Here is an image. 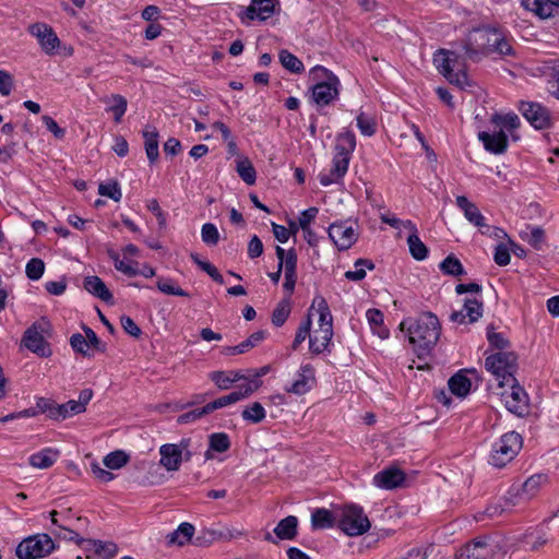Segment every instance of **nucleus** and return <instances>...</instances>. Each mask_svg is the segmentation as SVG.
I'll return each mask as SVG.
<instances>
[{
    "label": "nucleus",
    "instance_id": "obj_1",
    "mask_svg": "<svg viewBox=\"0 0 559 559\" xmlns=\"http://www.w3.org/2000/svg\"><path fill=\"white\" fill-rule=\"evenodd\" d=\"M400 330L406 332L408 342L413 345L419 358L431 352L440 336L439 320L431 312H425L416 320L402 321Z\"/></svg>",
    "mask_w": 559,
    "mask_h": 559
},
{
    "label": "nucleus",
    "instance_id": "obj_2",
    "mask_svg": "<svg viewBox=\"0 0 559 559\" xmlns=\"http://www.w3.org/2000/svg\"><path fill=\"white\" fill-rule=\"evenodd\" d=\"M521 120L513 111H500L491 115V154H502L509 142L520 140Z\"/></svg>",
    "mask_w": 559,
    "mask_h": 559
},
{
    "label": "nucleus",
    "instance_id": "obj_3",
    "mask_svg": "<svg viewBox=\"0 0 559 559\" xmlns=\"http://www.w3.org/2000/svg\"><path fill=\"white\" fill-rule=\"evenodd\" d=\"M356 147L355 134L350 131L342 132L336 138L335 154L332 160V168L330 173H322L319 175L320 183L328 187L337 183L342 180L348 170L352 154Z\"/></svg>",
    "mask_w": 559,
    "mask_h": 559
},
{
    "label": "nucleus",
    "instance_id": "obj_4",
    "mask_svg": "<svg viewBox=\"0 0 559 559\" xmlns=\"http://www.w3.org/2000/svg\"><path fill=\"white\" fill-rule=\"evenodd\" d=\"M317 309L319 313L318 326L313 330L309 341V349L313 354H321L328 349L333 336V318L326 300L322 296L314 297L309 309Z\"/></svg>",
    "mask_w": 559,
    "mask_h": 559
},
{
    "label": "nucleus",
    "instance_id": "obj_5",
    "mask_svg": "<svg viewBox=\"0 0 559 559\" xmlns=\"http://www.w3.org/2000/svg\"><path fill=\"white\" fill-rule=\"evenodd\" d=\"M437 70L451 83L460 88L468 85L463 59L455 51L439 49L433 55Z\"/></svg>",
    "mask_w": 559,
    "mask_h": 559
},
{
    "label": "nucleus",
    "instance_id": "obj_6",
    "mask_svg": "<svg viewBox=\"0 0 559 559\" xmlns=\"http://www.w3.org/2000/svg\"><path fill=\"white\" fill-rule=\"evenodd\" d=\"M337 526L347 536H360L369 531L371 524L361 507L347 504L337 508Z\"/></svg>",
    "mask_w": 559,
    "mask_h": 559
},
{
    "label": "nucleus",
    "instance_id": "obj_7",
    "mask_svg": "<svg viewBox=\"0 0 559 559\" xmlns=\"http://www.w3.org/2000/svg\"><path fill=\"white\" fill-rule=\"evenodd\" d=\"M522 448V438L515 431L504 433L495 443L491 452V467L501 469L511 463Z\"/></svg>",
    "mask_w": 559,
    "mask_h": 559
},
{
    "label": "nucleus",
    "instance_id": "obj_8",
    "mask_svg": "<svg viewBox=\"0 0 559 559\" xmlns=\"http://www.w3.org/2000/svg\"><path fill=\"white\" fill-rule=\"evenodd\" d=\"M317 78L326 79L325 82L316 84L312 88V98L319 106H326L338 95V79L325 68L317 66L312 69Z\"/></svg>",
    "mask_w": 559,
    "mask_h": 559
},
{
    "label": "nucleus",
    "instance_id": "obj_9",
    "mask_svg": "<svg viewBox=\"0 0 559 559\" xmlns=\"http://www.w3.org/2000/svg\"><path fill=\"white\" fill-rule=\"evenodd\" d=\"M53 549V540L47 534H38L21 542L15 554L19 559H39L49 555Z\"/></svg>",
    "mask_w": 559,
    "mask_h": 559
},
{
    "label": "nucleus",
    "instance_id": "obj_10",
    "mask_svg": "<svg viewBox=\"0 0 559 559\" xmlns=\"http://www.w3.org/2000/svg\"><path fill=\"white\" fill-rule=\"evenodd\" d=\"M49 329V322L41 319L33 323L22 337V344L32 353L40 357H49L51 349L49 344L45 341L44 334Z\"/></svg>",
    "mask_w": 559,
    "mask_h": 559
},
{
    "label": "nucleus",
    "instance_id": "obj_11",
    "mask_svg": "<svg viewBox=\"0 0 559 559\" xmlns=\"http://www.w3.org/2000/svg\"><path fill=\"white\" fill-rule=\"evenodd\" d=\"M328 234L338 250H347L358 239L357 223L352 221L334 222L329 226Z\"/></svg>",
    "mask_w": 559,
    "mask_h": 559
},
{
    "label": "nucleus",
    "instance_id": "obj_12",
    "mask_svg": "<svg viewBox=\"0 0 559 559\" xmlns=\"http://www.w3.org/2000/svg\"><path fill=\"white\" fill-rule=\"evenodd\" d=\"M518 367V355L514 350L491 353V379L515 377Z\"/></svg>",
    "mask_w": 559,
    "mask_h": 559
},
{
    "label": "nucleus",
    "instance_id": "obj_13",
    "mask_svg": "<svg viewBox=\"0 0 559 559\" xmlns=\"http://www.w3.org/2000/svg\"><path fill=\"white\" fill-rule=\"evenodd\" d=\"M548 483V476L543 473L534 474L528 477L522 485L521 489L513 492L509 491V506H515L519 500L528 501L537 496L543 486Z\"/></svg>",
    "mask_w": 559,
    "mask_h": 559
},
{
    "label": "nucleus",
    "instance_id": "obj_14",
    "mask_svg": "<svg viewBox=\"0 0 559 559\" xmlns=\"http://www.w3.org/2000/svg\"><path fill=\"white\" fill-rule=\"evenodd\" d=\"M262 384L261 380L251 379L247 381V383H242L239 385V389L237 391H234L229 393L228 395H224L222 397H218L217 400L210 402L206 404V408L209 411V414L212 412L223 408L225 406H228L230 404L237 403L238 401H241L249 395H251L253 392H255Z\"/></svg>",
    "mask_w": 559,
    "mask_h": 559
},
{
    "label": "nucleus",
    "instance_id": "obj_15",
    "mask_svg": "<svg viewBox=\"0 0 559 559\" xmlns=\"http://www.w3.org/2000/svg\"><path fill=\"white\" fill-rule=\"evenodd\" d=\"M489 45V32L486 28L473 29L465 43L466 57L476 62L487 55V47Z\"/></svg>",
    "mask_w": 559,
    "mask_h": 559
},
{
    "label": "nucleus",
    "instance_id": "obj_16",
    "mask_svg": "<svg viewBox=\"0 0 559 559\" xmlns=\"http://www.w3.org/2000/svg\"><path fill=\"white\" fill-rule=\"evenodd\" d=\"M519 110L535 129L542 130L551 126V116L549 110L538 103L521 102Z\"/></svg>",
    "mask_w": 559,
    "mask_h": 559
},
{
    "label": "nucleus",
    "instance_id": "obj_17",
    "mask_svg": "<svg viewBox=\"0 0 559 559\" xmlns=\"http://www.w3.org/2000/svg\"><path fill=\"white\" fill-rule=\"evenodd\" d=\"M189 440H182L179 444L167 443L159 448L160 465L168 472L178 471L182 462L183 450H187Z\"/></svg>",
    "mask_w": 559,
    "mask_h": 559
},
{
    "label": "nucleus",
    "instance_id": "obj_18",
    "mask_svg": "<svg viewBox=\"0 0 559 559\" xmlns=\"http://www.w3.org/2000/svg\"><path fill=\"white\" fill-rule=\"evenodd\" d=\"M507 400H503L501 404L507 408L508 412L518 416L524 417L530 413V399L524 388L518 382L514 390L506 395Z\"/></svg>",
    "mask_w": 559,
    "mask_h": 559
},
{
    "label": "nucleus",
    "instance_id": "obj_19",
    "mask_svg": "<svg viewBox=\"0 0 559 559\" xmlns=\"http://www.w3.org/2000/svg\"><path fill=\"white\" fill-rule=\"evenodd\" d=\"M28 32L37 38L41 49L47 55L53 53L56 48L60 45V40L52 27L45 23H35L29 25Z\"/></svg>",
    "mask_w": 559,
    "mask_h": 559
},
{
    "label": "nucleus",
    "instance_id": "obj_20",
    "mask_svg": "<svg viewBox=\"0 0 559 559\" xmlns=\"http://www.w3.org/2000/svg\"><path fill=\"white\" fill-rule=\"evenodd\" d=\"M276 4H278V0H252L240 19L242 22L246 20L266 21L274 14Z\"/></svg>",
    "mask_w": 559,
    "mask_h": 559
},
{
    "label": "nucleus",
    "instance_id": "obj_21",
    "mask_svg": "<svg viewBox=\"0 0 559 559\" xmlns=\"http://www.w3.org/2000/svg\"><path fill=\"white\" fill-rule=\"evenodd\" d=\"M483 316V305L475 298H466L462 310H453L450 320L456 323H473Z\"/></svg>",
    "mask_w": 559,
    "mask_h": 559
},
{
    "label": "nucleus",
    "instance_id": "obj_22",
    "mask_svg": "<svg viewBox=\"0 0 559 559\" xmlns=\"http://www.w3.org/2000/svg\"><path fill=\"white\" fill-rule=\"evenodd\" d=\"M405 481V474L399 467H388L373 476V485L391 490L401 487Z\"/></svg>",
    "mask_w": 559,
    "mask_h": 559
},
{
    "label": "nucleus",
    "instance_id": "obj_23",
    "mask_svg": "<svg viewBox=\"0 0 559 559\" xmlns=\"http://www.w3.org/2000/svg\"><path fill=\"white\" fill-rule=\"evenodd\" d=\"M489 545L486 537L475 538L472 543L462 547L455 555V559H488Z\"/></svg>",
    "mask_w": 559,
    "mask_h": 559
},
{
    "label": "nucleus",
    "instance_id": "obj_24",
    "mask_svg": "<svg viewBox=\"0 0 559 559\" xmlns=\"http://www.w3.org/2000/svg\"><path fill=\"white\" fill-rule=\"evenodd\" d=\"M550 519L544 521L539 526L528 530L524 535V545L531 551H538L543 546H545L549 538L547 532V522Z\"/></svg>",
    "mask_w": 559,
    "mask_h": 559
},
{
    "label": "nucleus",
    "instance_id": "obj_25",
    "mask_svg": "<svg viewBox=\"0 0 559 559\" xmlns=\"http://www.w3.org/2000/svg\"><path fill=\"white\" fill-rule=\"evenodd\" d=\"M523 5L542 19L559 14V0H523Z\"/></svg>",
    "mask_w": 559,
    "mask_h": 559
},
{
    "label": "nucleus",
    "instance_id": "obj_26",
    "mask_svg": "<svg viewBox=\"0 0 559 559\" xmlns=\"http://www.w3.org/2000/svg\"><path fill=\"white\" fill-rule=\"evenodd\" d=\"M457 207L464 213L465 218L475 226H486V218L480 213L475 203L471 202L466 197L459 195L456 198Z\"/></svg>",
    "mask_w": 559,
    "mask_h": 559
},
{
    "label": "nucleus",
    "instance_id": "obj_27",
    "mask_svg": "<svg viewBox=\"0 0 559 559\" xmlns=\"http://www.w3.org/2000/svg\"><path fill=\"white\" fill-rule=\"evenodd\" d=\"M211 381L215 383V385L219 390H228L233 383L245 380L249 381L240 370H230V371H212L209 374Z\"/></svg>",
    "mask_w": 559,
    "mask_h": 559
},
{
    "label": "nucleus",
    "instance_id": "obj_28",
    "mask_svg": "<svg viewBox=\"0 0 559 559\" xmlns=\"http://www.w3.org/2000/svg\"><path fill=\"white\" fill-rule=\"evenodd\" d=\"M313 382L314 370L310 365H305L299 370L298 379L287 389V392L302 395L310 390Z\"/></svg>",
    "mask_w": 559,
    "mask_h": 559
},
{
    "label": "nucleus",
    "instance_id": "obj_29",
    "mask_svg": "<svg viewBox=\"0 0 559 559\" xmlns=\"http://www.w3.org/2000/svg\"><path fill=\"white\" fill-rule=\"evenodd\" d=\"M466 372L474 373L473 370H460L448 381L451 393L459 397H465L472 388V381L466 377Z\"/></svg>",
    "mask_w": 559,
    "mask_h": 559
},
{
    "label": "nucleus",
    "instance_id": "obj_30",
    "mask_svg": "<svg viewBox=\"0 0 559 559\" xmlns=\"http://www.w3.org/2000/svg\"><path fill=\"white\" fill-rule=\"evenodd\" d=\"M491 61H497L498 58L509 57L514 55V50L509 40L503 37L497 29L491 27Z\"/></svg>",
    "mask_w": 559,
    "mask_h": 559
},
{
    "label": "nucleus",
    "instance_id": "obj_31",
    "mask_svg": "<svg viewBox=\"0 0 559 559\" xmlns=\"http://www.w3.org/2000/svg\"><path fill=\"white\" fill-rule=\"evenodd\" d=\"M84 288L95 297L105 302H112V295L104 281L98 276H86L83 283Z\"/></svg>",
    "mask_w": 559,
    "mask_h": 559
},
{
    "label": "nucleus",
    "instance_id": "obj_32",
    "mask_svg": "<svg viewBox=\"0 0 559 559\" xmlns=\"http://www.w3.org/2000/svg\"><path fill=\"white\" fill-rule=\"evenodd\" d=\"M337 524V508L334 512L321 508L317 509L311 515V525L314 530L331 528Z\"/></svg>",
    "mask_w": 559,
    "mask_h": 559
},
{
    "label": "nucleus",
    "instance_id": "obj_33",
    "mask_svg": "<svg viewBox=\"0 0 559 559\" xmlns=\"http://www.w3.org/2000/svg\"><path fill=\"white\" fill-rule=\"evenodd\" d=\"M59 456V451L52 448H45L41 451L29 456L28 462L35 468H49L55 464Z\"/></svg>",
    "mask_w": 559,
    "mask_h": 559
},
{
    "label": "nucleus",
    "instance_id": "obj_34",
    "mask_svg": "<svg viewBox=\"0 0 559 559\" xmlns=\"http://www.w3.org/2000/svg\"><path fill=\"white\" fill-rule=\"evenodd\" d=\"M285 270V282L284 288L292 293L295 288L297 281V254L295 250H288L287 255L285 258V264L283 265Z\"/></svg>",
    "mask_w": 559,
    "mask_h": 559
},
{
    "label": "nucleus",
    "instance_id": "obj_35",
    "mask_svg": "<svg viewBox=\"0 0 559 559\" xmlns=\"http://www.w3.org/2000/svg\"><path fill=\"white\" fill-rule=\"evenodd\" d=\"M515 377H502L499 379H491V393L500 401L507 400L506 395H509L518 384Z\"/></svg>",
    "mask_w": 559,
    "mask_h": 559
},
{
    "label": "nucleus",
    "instance_id": "obj_36",
    "mask_svg": "<svg viewBox=\"0 0 559 559\" xmlns=\"http://www.w3.org/2000/svg\"><path fill=\"white\" fill-rule=\"evenodd\" d=\"M488 121V111L485 107L476 110L473 127L478 134L479 141L483 142L486 151H489V132L486 130Z\"/></svg>",
    "mask_w": 559,
    "mask_h": 559
},
{
    "label": "nucleus",
    "instance_id": "obj_37",
    "mask_svg": "<svg viewBox=\"0 0 559 559\" xmlns=\"http://www.w3.org/2000/svg\"><path fill=\"white\" fill-rule=\"evenodd\" d=\"M146 156L150 163L158 159V132L154 127H146L143 131Z\"/></svg>",
    "mask_w": 559,
    "mask_h": 559
},
{
    "label": "nucleus",
    "instance_id": "obj_38",
    "mask_svg": "<svg viewBox=\"0 0 559 559\" xmlns=\"http://www.w3.org/2000/svg\"><path fill=\"white\" fill-rule=\"evenodd\" d=\"M102 102L108 105L107 110L114 114L115 121L119 123L127 111V99L120 94H112L104 97Z\"/></svg>",
    "mask_w": 559,
    "mask_h": 559
},
{
    "label": "nucleus",
    "instance_id": "obj_39",
    "mask_svg": "<svg viewBox=\"0 0 559 559\" xmlns=\"http://www.w3.org/2000/svg\"><path fill=\"white\" fill-rule=\"evenodd\" d=\"M194 534V526L190 523H181L176 531L167 535L169 545L183 546L191 540Z\"/></svg>",
    "mask_w": 559,
    "mask_h": 559
},
{
    "label": "nucleus",
    "instance_id": "obj_40",
    "mask_svg": "<svg viewBox=\"0 0 559 559\" xmlns=\"http://www.w3.org/2000/svg\"><path fill=\"white\" fill-rule=\"evenodd\" d=\"M297 518L294 515H288L280 521V523L274 528V533L280 539H293L297 533Z\"/></svg>",
    "mask_w": 559,
    "mask_h": 559
},
{
    "label": "nucleus",
    "instance_id": "obj_41",
    "mask_svg": "<svg viewBox=\"0 0 559 559\" xmlns=\"http://www.w3.org/2000/svg\"><path fill=\"white\" fill-rule=\"evenodd\" d=\"M440 271L448 276L460 278L466 274V271L461 261L454 255H448L440 264Z\"/></svg>",
    "mask_w": 559,
    "mask_h": 559
},
{
    "label": "nucleus",
    "instance_id": "obj_42",
    "mask_svg": "<svg viewBox=\"0 0 559 559\" xmlns=\"http://www.w3.org/2000/svg\"><path fill=\"white\" fill-rule=\"evenodd\" d=\"M236 171L239 177L247 183L253 185L257 179L255 169L248 157L239 156L236 160Z\"/></svg>",
    "mask_w": 559,
    "mask_h": 559
},
{
    "label": "nucleus",
    "instance_id": "obj_43",
    "mask_svg": "<svg viewBox=\"0 0 559 559\" xmlns=\"http://www.w3.org/2000/svg\"><path fill=\"white\" fill-rule=\"evenodd\" d=\"M366 317L374 334L382 340L389 336V330L383 324V313L380 310L369 309Z\"/></svg>",
    "mask_w": 559,
    "mask_h": 559
},
{
    "label": "nucleus",
    "instance_id": "obj_44",
    "mask_svg": "<svg viewBox=\"0 0 559 559\" xmlns=\"http://www.w3.org/2000/svg\"><path fill=\"white\" fill-rule=\"evenodd\" d=\"M69 522L70 518L68 515L64 516L62 524L59 525V530L55 532L56 536L66 540H73L84 549H87V539L81 538L79 534L70 526Z\"/></svg>",
    "mask_w": 559,
    "mask_h": 559
},
{
    "label": "nucleus",
    "instance_id": "obj_45",
    "mask_svg": "<svg viewBox=\"0 0 559 559\" xmlns=\"http://www.w3.org/2000/svg\"><path fill=\"white\" fill-rule=\"evenodd\" d=\"M209 443H210V448L205 453L206 459L212 457L211 451L222 453V452L227 451L230 447L229 438L224 432L212 433L209 438Z\"/></svg>",
    "mask_w": 559,
    "mask_h": 559
},
{
    "label": "nucleus",
    "instance_id": "obj_46",
    "mask_svg": "<svg viewBox=\"0 0 559 559\" xmlns=\"http://www.w3.org/2000/svg\"><path fill=\"white\" fill-rule=\"evenodd\" d=\"M521 235L525 241L537 250L542 249L545 243V231L538 226H527Z\"/></svg>",
    "mask_w": 559,
    "mask_h": 559
},
{
    "label": "nucleus",
    "instance_id": "obj_47",
    "mask_svg": "<svg viewBox=\"0 0 559 559\" xmlns=\"http://www.w3.org/2000/svg\"><path fill=\"white\" fill-rule=\"evenodd\" d=\"M87 549H93L97 555L110 559L116 556L118 548L114 543H103L100 540L87 539Z\"/></svg>",
    "mask_w": 559,
    "mask_h": 559
},
{
    "label": "nucleus",
    "instance_id": "obj_48",
    "mask_svg": "<svg viewBox=\"0 0 559 559\" xmlns=\"http://www.w3.org/2000/svg\"><path fill=\"white\" fill-rule=\"evenodd\" d=\"M511 247L518 248V245L511 241L510 239H508L507 242H502L496 247L493 260L498 265L504 266L510 263L512 249Z\"/></svg>",
    "mask_w": 559,
    "mask_h": 559
},
{
    "label": "nucleus",
    "instance_id": "obj_49",
    "mask_svg": "<svg viewBox=\"0 0 559 559\" xmlns=\"http://www.w3.org/2000/svg\"><path fill=\"white\" fill-rule=\"evenodd\" d=\"M355 270L354 271H347L345 273V277L349 281H354V282H358V281H361L366 277V270L365 267H367L368 270H373L374 269V264L372 263V261L368 260V259H358L355 264Z\"/></svg>",
    "mask_w": 559,
    "mask_h": 559
},
{
    "label": "nucleus",
    "instance_id": "obj_50",
    "mask_svg": "<svg viewBox=\"0 0 559 559\" xmlns=\"http://www.w3.org/2000/svg\"><path fill=\"white\" fill-rule=\"evenodd\" d=\"M129 461V455L121 450L114 451L107 454L103 463L109 469H119L123 467Z\"/></svg>",
    "mask_w": 559,
    "mask_h": 559
},
{
    "label": "nucleus",
    "instance_id": "obj_51",
    "mask_svg": "<svg viewBox=\"0 0 559 559\" xmlns=\"http://www.w3.org/2000/svg\"><path fill=\"white\" fill-rule=\"evenodd\" d=\"M407 243L409 247L411 254L416 260H424L428 255V248L426 245L420 240V238L417 235H409L407 238Z\"/></svg>",
    "mask_w": 559,
    "mask_h": 559
},
{
    "label": "nucleus",
    "instance_id": "obj_52",
    "mask_svg": "<svg viewBox=\"0 0 559 559\" xmlns=\"http://www.w3.org/2000/svg\"><path fill=\"white\" fill-rule=\"evenodd\" d=\"M242 418L252 424H259L265 418V409L259 402H254L242 411Z\"/></svg>",
    "mask_w": 559,
    "mask_h": 559
},
{
    "label": "nucleus",
    "instance_id": "obj_53",
    "mask_svg": "<svg viewBox=\"0 0 559 559\" xmlns=\"http://www.w3.org/2000/svg\"><path fill=\"white\" fill-rule=\"evenodd\" d=\"M280 61L285 69L294 73H299L304 69L302 62L287 50L280 52Z\"/></svg>",
    "mask_w": 559,
    "mask_h": 559
},
{
    "label": "nucleus",
    "instance_id": "obj_54",
    "mask_svg": "<svg viewBox=\"0 0 559 559\" xmlns=\"http://www.w3.org/2000/svg\"><path fill=\"white\" fill-rule=\"evenodd\" d=\"M156 285H157V288L166 295L182 296V297L189 296V294L187 292H185L182 288H180L178 285H176L175 281H173L170 278H159L157 281Z\"/></svg>",
    "mask_w": 559,
    "mask_h": 559
},
{
    "label": "nucleus",
    "instance_id": "obj_55",
    "mask_svg": "<svg viewBox=\"0 0 559 559\" xmlns=\"http://www.w3.org/2000/svg\"><path fill=\"white\" fill-rule=\"evenodd\" d=\"M201 238L207 246H216L219 241L217 227L212 223H205L201 228Z\"/></svg>",
    "mask_w": 559,
    "mask_h": 559
},
{
    "label": "nucleus",
    "instance_id": "obj_56",
    "mask_svg": "<svg viewBox=\"0 0 559 559\" xmlns=\"http://www.w3.org/2000/svg\"><path fill=\"white\" fill-rule=\"evenodd\" d=\"M70 345L71 347L79 354L91 357V346L88 345V342L84 337V335L80 333H75L70 337Z\"/></svg>",
    "mask_w": 559,
    "mask_h": 559
},
{
    "label": "nucleus",
    "instance_id": "obj_57",
    "mask_svg": "<svg viewBox=\"0 0 559 559\" xmlns=\"http://www.w3.org/2000/svg\"><path fill=\"white\" fill-rule=\"evenodd\" d=\"M491 330H493L492 325H491ZM493 350H497V352L512 350L510 341L504 333L491 331V353H495Z\"/></svg>",
    "mask_w": 559,
    "mask_h": 559
},
{
    "label": "nucleus",
    "instance_id": "obj_58",
    "mask_svg": "<svg viewBox=\"0 0 559 559\" xmlns=\"http://www.w3.org/2000/svg\"><path fill=\"white\" fill-rule=\"evenodd\" d=\"M206 415H209V411L206 408V405H204L200 408H195V409L189 411L187 413H183L182 415H180L177 418V423L179 425L195 423Z\"/></svg>",
    "mask_w": 559,
    "mask_h": 559
},
{
    "label": "nucleus",
    "instance_id": "obj_59",
    "mask_svg": "<svg viewBox=\"0 0 559 559\" xmlns=\"http://www.w3.org/2000/svg\"><path fill=\"white\" fill-rule=\"evenodd\" d=\"M311 336V319L310 314L300 323L295 340L293 342V348L297 349L298 346L307 338Z\"/></svg>",
    "mask_w": 559,
    "mask_h": 559
},
{
    "label": "nucleus",
    "instance_id": "obj_60",
    "mask_svg": "<svg viewBox=\"0 0 559 559\" xmlns=\"http://www.w3.org/2000/svg\"><path fill=\"white\" fill-rule=\"evenodd\" d=\"M45 271V263L43 260L33 258L26 264V275L29 280H39Z\"/></svg>",
    "mask_w": 559,
    "mask_h": 559
},
{
    "label": "nucleus",
    "instance_id": "obj_61",
    "mask_svg": "<svg viewBox=\"0 0 559 559\" xmlns=\"http://www.w3.org/2000/svg\"><path fill=\"white\" fill-rule=\"evenodd\" d=\"M98 193L103 197H108L116 202L121 200L122 193L118 182L100 183L98 187Z\"/></svg>",
    "mask_w": 559,
    "mask_h": 559
},
{
    "label": "nucleus",
    "instance_id": "obj_62",
    "mask_svg": "<svg viewBox=\"0 0 559 559\" xmlns=\"http://www.w3.org/2000/svg\"><path fill=\"white\" fill-rule=\"evenodd\" d=\"M290 313V306L286 301L280 302L272 313V322L276 326H281L285 323Z\"/></svg>",
    "mask_w": 559,
    "mask_h": 559
},
{
    "label": "nucleus",
    "instance_id": "obj_63",
    "mask_svg": "<svg viewBox=\"0 0 559 559\" xmlns=\"http://www.w3.org/2000/svg\"><path fill=\"white\" fill-rule=\"evenodd\" d=\"M357 127L361 134L367 136H371L376 132V122L362 112L357 117Z\"/></svg>",
    "mask_w": 559,
    "mask_h": 559
},
{
    "label": "nucleus",
    "instance_id": "obj_64",
    "mask_svg": "<svg viewBox=\"0 0 559 559\" xmlns=\"http://www.w3.org/2000/svg\"><path fill=\"white\" fill-rule=\"evenodd\" d=\"M491 542L495 544L497 552L503 557L511 548V543L500 533L491 534Z\"/></svg>",
    "mask_w": 559,
    "mask_h": 559
}]
</instances>
